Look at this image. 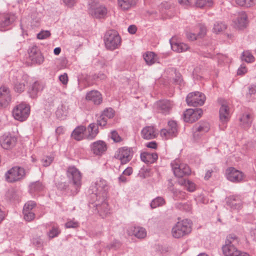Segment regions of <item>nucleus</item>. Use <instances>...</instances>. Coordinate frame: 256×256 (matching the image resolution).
<instances>
[{
	"label": "nucleus",
	"mask_w": 256,
	"mask_h": 256,
	"mask_svg": "<svg viewBox=\"0 0 256 256\" xmlns=\"http://www.w3.org/2000/svg\"><path fill=\"white\" fill-rule=\"evenodd\" d=\"M66 176L69 180L70 194L75 196L80 192L82 186V176L80 171L74 166H70L66 170Z\"/></svg>",
	"instance_id": "f257e3e1"
},
{
	"label": "nucleus",
	"mask_w": 256,
	"mask_h": 256,
	"mask_svg": "<svg viewBox=\"0 0 256 256\" xmlns=\"http://www.w3.org/2000/svg\"><path fill=\"white\" fill-rule=\"evenodd\" d=\"M110 186L108 182L102 178H99L90 188V191L94 199L100 198L104 200L106 198Z\"/></svg>",
	"instance_id": "f03ea898"
},
{
	"label": "nucleus",
	"mask_w": 256,
	"mask_h": 256,
	"mask_svg": "<svg viewBox=\"0 0 256 256\" xmlns=\"http://www.w3.org/2000/svg\"><path fill=\"white\" fill-rule=\"evenodd\" d=\"M192 230V222L190 220L184 219L177 222L172 230L174 238H180L189 234Z\"/></svg>",
	"instance_id": "7ed1b4c3"
},
{
	"label": "nucleus",
	"mask_w": 256,
	"mask_h": 256,
	"mask_svg": "<svg viewBox=\"0 0 256 256\" xmlns=\"http://www.w3.org/2000/svg\"><path fill=\"white\" fill-rule=\"evenodd\" d=\"M104 40L106 48L110 50L118 48L121 44V38L119 34L114 30L106 32Z\"/></svg>",
	"instance_id": "20e7f679"
},
{
	"label": "nucleus",
	"mask_w": 256,
	"mask_h": 256,
	"mask_svg": "<svg viewBox=\"0 0 256 256\" xmlns=\"http://www.w3.org/2000/svg\"><path fill=\"white\" fill-rule=\"evenodd\" d=\"M170 166L176 177L182 178L191 174V170L189 166L178 158L172 160L170 163Z\"/></svg>",
	"instance_id": "39448f33"
},
{
	"label": "nucleus",
	"mask_w": 256,
	"mask_h": 256,
	"mask_svg": "<svg viewBox=\"0 0 256 256\" xmlns=\"http://www.w3.org/2000/svg\"><path fill=\"white\" fill-rule=\"evenodd\" d=\"M30 113V106L25 104L21 103L16 106L12 110L14 118L18 120L23 122L27 119Z\"/></svg>",
	"instance_id": "423d86ee"
},
{
	"label": "nucleus",
	"mask_w": 256,
	"mask_h": 256,
	"mask_svg": "<svg viewBox=\"0 0 256 256\" xmlns=\"http://www.w3.org/2000/svg\"><path fill=\"white\" fill-rule=\"evenodd\" d=\"M88 13L94 18H102L106 16L107 9L104 6L96 2H92L89 4Z\"/></svg>",
	"instance_id": "0eeeda50"
},
{
	"label": "nucleus",
	"mask_w": 256,
	"mask_h": 256,
	"mask_svg": "<svg viewBox=\"0 0 256 256\" xmlns=\"http://www.w3.org/2000/svg\"><path fill=\"white\" fill-rule=\"evenodd\" d=\"M238 242V238L234 234H228L226 238L225 244L222 247L224 254L226 256H232L238 250L234 246Z\"/></svg>",
	"instance_id": "6e6552de"
},
{
	"label": "nucleus",
	"mask_w": 256,
	"mask_h": 256,
	"mask_svg": "<svg viewBox=\"0 0 256 256\" xmlns=\"http://www.w3.org/2000/svg\"><path fill=\"white\" fill-rule=\"evenodd\" d=\"M160 134L162 138L164 140L176 137L178 134L176 122L174 120H170L168 123L167 128L162 129Z\"/></svg>",
	"instance_id": "1a4fd4ad"
},
{
	"label": "nucleus",
	"mask_w": 256,
	"mask_h": 256,
	"mask_svg": "<svg viewBox=\"0 0 256 256\" xmlns=\"http://www.w3.org/2000/svg\"><path fill=\"white\" fill-rule=\"evenodd\" d=\"M206 101V96L204 94L199 92L189 93L186 98V102L190 106H202Z\"/></svg>",
	"instance_id": "9d476101"
},
{
	"label": "nucleus",
	"mask_w": 256,
	"mask_h": 256,
	"mask_svg": "<svg viewBox=\"0 0 256 256\" xmlns=\"http://www.w3.org/2000/svg\"><path fill=\"white\" fill-rule=\"evenodd\" d=\"M25 174V170L24 168L18 166L14 167L6 173V179L8 182H14L24 178Z\"/></svg>",
	"instance_id": "9b49d317"
},
{
	"label": "nucleus",
	"mask_w": 256,
	"mask_h": 256,
	"mask_svg": "<svg viewBox=\"0 0 256 256\" xmlns=\"http://www.w3.org/2000/svg\"><path fill=\"white\" fill-rule=\"evenodd\" d=\"M210 124L206 121H200L194 124L192 128L194 140H199L204 134L210 130Z\"/></svg>",
	"instance_id": "f8f14e48"
},
{
	"label": "nucleus",
	"mask_w": 256,
	"mask_h": 256,
	"mask_svg": "<svg viewBox=\"0 0 256 256\" xmlns=\"http://www.w3.org/2000/svg\"><path fill=\"white\" fill-rule=\"evenodd\" d=\"M134 154L132 148L122 147L118 149L115 154L114 158L120 161L124 164L128 162L132 158Z\"/></svg>",
	"instance_id": "ddd939ff"
},
{
	"label": "nucleus",
	"mask_w": 256,
	"mask_h": 256,
	"mask_svg": "<svg viewBox=\"0 0 256 256\" xmlns=\"http://www.w3.org/2000/svg\"><path fill=\"white\" fill-rule=\"evenodd\" d=\"M92 204L94 207H96V212H98L102 218H105L110 213V208L106 202V198H104V200L99 198L96 199L94 202L92 203Z\"/></svg>",
	"instance_id": "4468645a"
},
{
	"label": "nucleus",
	"mask_w": 256,
	"mask_h": 256,
	"mask_svg": "<svg viewBox=\"0 0 256 256\" xmlns=\"http://www.w3.org/2000/svg\"><path fill=\"white\" fill-rule=\"evenodd\" d=\"M220 105L219 110L220 119L222 122H228L230 118V110L228 102L222 98L218 100Z\"/></svg>",
	"instance_id": "2eb2a0df"
},
{
	"label": "nucleus",
	"mask_w": 256,
	"mask_h": 256,
	"mask_svg": "<svg viewBox=\"0 0 256 256\" xmlns=\"http://www.w3.org/2000/svg\"><path fill=\"white\" fill-rule=\"evenodd\" d=\"M36 206V202L32 200L28 201L24 205L22 214L26 221L31 222L35 218L34 208Z\"/></svg>",
	"instance_id": "dca6fc26"
},
{
	"label": "nucleus",
	"mask_w": 256,
	"mask_h": 256,
	"mask_svg": "<svg viewBox=\"0 0 256 256\" xmlns=\"http://www.w3.org/2000/svg\"><path fill=\"white\" fill-rule=\"evenodd\" d=\"M15 14L8 13L0 16V30L5 31L8 30L16 20Z\"/></svg>",
	"instance_id": "f3484780"
},
{
	"label": "nucleus",
	"mask_w": 256,
	"mask_h": 256,
	"mask_svg": "<svg viewBox=\"0 0 256 256\" xmlns=\"http://www.w3.org/2000/svg\"><path fill=\"white\" fill-rule=\"evenodd\" d=\"M202 114V108H189L184 112V120L186 122L192 123L199 119Z\"/></svg>",
	"instance_id": "a211bd4d"
},
{
	"label": "nucleus",
	"mask_w": 256,
	"mask_h": 256,
	"mask_svg": "<svg viewBox=\"0 0 256 256\" xmlns=\"http://www.w3.org/2000/svg\"><path fill=\"white\" fill-rule=\"evenodd\" d=\"M226 174L227 179L234 182H241L244 178V174L242 172L233 167L227 168Z\"/></svg>",
	"instance_id": "6ab92c4d"
},
{
	"label": "nucleus",
	"mask_w": 256,
	"mask_h": 256,
	"mask_svg": "<svg viewBox=\"0 0 256 256\" xmlns=\"http://www.w3.org/2000/svg\"><path fill=\"white\" fill-rule=\"evenodd\" d=\"M30 77L26 74L17 77L14 80L12 83L15 92L21 93L25 90L26 86L28 85Z\"/></svg>",
	"instance_id": "aec40b11"
},
{
	"label": "nucleus",
	"mask_w": 256,
	"mask_h": 256,
	"mask_svg": "<svg viewBox=\"0 0 256 256\" xmlns=\"http://www.w3.org/2000/svg\"><path fill=\"white\" fill-rule=\"evenodd\" d=\"M17 142V138L12 134H4L0 138L1 146L6 150H9L14 147Z\"/></svg>",
	"instance_id": "412c9836"
},
{
	"label": "nucleus",
	"mask_w": 256,
	"mask_h": 256,
	"mask_svg": "<svg viewBox=\"0 0 256 256\" xmlns=\"http://www.w3.org/2000/svg\"><path fill=\"white\" fill-rule=\"evenodd\" d=\"M30 60L34 64H42L44 61V57L40 49L36 46L30 48L28 50Z\"/></svg>",
	"instance_id": "4be33fe9"
},
{
	"label": "nucleus",
	"mask_w": 256,
	"mask_h": 256,
	"mask_svg": "<svg viewBox=\"0 0 256 256\" xmlns=\"http://www.w3.org/2000/svg\"><path fill=\"white\" fill-rule=\"evenodd\" d=\"M114 116V111L111 108H106L97 119V123L100 126H104L107 124L108 119L112 118Z\"/></svg>",
	"instance_id": "5701e85b"
},
{
	"label": "nucleus",
	"mask_w": 256,
	"mask_h": 256,
	"mask_svg": "<svg viewBox=\"0 0 256 256\" xmlns=\"http://www.w3.org/2000/svg\"><path fill=\"white\" fill-rule=\"evenodd\" d=\"M92 152L96 156H102L107 150V145L103 140H98L92 142L90 145Z\"/></svg>",
	"instance_id": "b1692460"
},
{
	"label": "nucleus",
	"mask_w": 256,
	"mask_h": 256,
	"mask_svg": "<svg viewBox=\"0 0 256 256\" xmlns=\"http://www.w3.org/2000/svg\"><path fill=\"white\" fill-rule=\"evenodd\" d=\"M11 95L8 87L3 86L0 88V108H6L11 102Z\"/></svg>",
	"instance_id": "393cba45"
},
{
	"label": "nucleus",
	"mask_w": 256,
	"mask_h": 256,
	"mask_svg": "<svg viewBox=\"0 0 256 256\" xmlns=\"http://www.w3.org/2000/svg\"><path fill=\"white\" fill-rule=\"evenodd\" d=\"M156 105L158 112L166 115L170 114L174 104L169 100H164L158 102Z\"/></svg>",
	"instance_id": "a878e982"
},
{
	"label": "nucleus",
	"mask_w": 256,
	"mask_h": 256,
	"mask_svg": "<svg viewBox=\"0 0 256 256\" xmlns=\"http://www.w3.org/2000/svg\"><path fill=\"white\" fill-rule=\"evenodd\" d=\"M226 202L233 210H239L242 206V201L240 196H230L226 198Z\"/></svg>",
	"instance_id": "bb28decb"
},
{
	"label": "nucleus",
	"mask_w": 256,
	"mask_h": 256,
	"mask_svg": "<svg viewBox=\"0 0 256 256\" xmlns=\"http://www.w3.org/2000/svg\"><path fill=\"white\" fill-rule=\"evenodd\" d=\"M86 100L92 102L96 105H99L102 102V94L96 90L88 92L86 96Z\"/></svg>",
	"instance_id": "cd10ccee"
},
{
	"label": "nucleus",
	"mask_w": 256,
	"mask_h": 256,
	"mask_svg": "<svg viewBox=\"0 0 256 256\" xmlns=\"http://www.w3.org/2000/svg\"><path fill=\"white\" fill-rule=\"evenodd\" d=\"M98 126L97 122L91 123L86 128L88 134L85 136L86 139L93 140L96 138L99 132Z\"/></svg>",
	"instance_id": "c85d7f7f"
},
{
	"label": "nucleus",
	"mask_w": 256,
	"mask_h": 256,
	"mask_svg": "<svg viewBox=\"0 0 256 256\" xmlns=\"http://www.w3.org/2000/svg\"><path fill=\"white\" fill-rule=\"evenodd\" d=\"M138 1V0H118V4L122 10L126 11L135 8Z\"/></svg>",
	"instance_id": "c756f323"
},
{
	"label": "nucleus",
	"mask_w": 256,
	"mask_h": 256,
	"mask_svg": "<svg viewBox=\"0 0 256 256\" xmlns=\"http://www.w3.org/2000/svg\"><path fill=\"white\" fill-rule=\"evenodd\" d=\"M141 134L144 139L150 140L155 138L157 133L154 126H147L142 130Z\"/></svg>",
	"instance_id": "7c9ffc66"
},
{
	"label": "nucleus",
	"mask_w": 256,
	"mask_h": 256,
	"mask_svg": "<svg viewBox=\"0 0 256 256\" xmlns=\"http://www.w3.org/2000/svg\"><path fill=\"white\" fill-rule=\"evenodd\" d=\"M86 128L84 126H78L73 130L71 136L75 140L80 141L86 139L84 132H86Z\"/></svg>",
	"instance_id": "2f4dec72"
},
{
	"label": "nucleus",
	"mask_w": 256,
	"mask_h": 256,
	"mask_svg": "<svg viewBox=\"0 0 256 256\" xmlns=\"http://www.w3.org/2000/svg\"><path fill=\"white\" fill-rule=\"evenodd\" d=\"M158 158V155L156 152H143L140 154L141 160L146 164H153Z\"/></svg>",
	"instance_id": "473e14b6"
},
{
	"label": "nucleus",
	"mask_w": 256,
	"mask_h": 256,
	"mask_svg": "<svg viewBox=\"0 0 256 256\" xmlns=\"http://www.w3.org/2000/svg\"><path fill=\"white\" fill-rule=\"evenodd\" d=\"M42 85L38 82L36 81L29 88L28 93L30 98H34L37 96L38 93L42 91Z\"/></svg>",
	"instance_id": "72a5a7b5"
},
{
	"label": "nucleus",
	"mask_w": 256,
	"mask_h": 256,
	"mask_svg": "<svg viewBox=\"0 0 256 256\" xmlns=\"http://www.w3.org/2000/svg\"><path fill=\"white\" fill-rule=\"evenodd\" d=\"M172 49L178 52H182L187 50L189 48L188 46L184 42H174L170 40Z\"/></svg>",
	"instance_id": "f704fd0d"
},
{
	"label": "nucleus",
	"mask_w": 256,
	"mask_h": 256,
	"mask_svg": "<svg viewBox=\"0 0 256 256\" xmlns=\"http://www.w3.org/2000/svg\"><path fill=\"white\" fill-rule=\"evenodd\" d=\"M248 17L246 14L242 12L240 13L237 18L238 26L240 28L246 27L248 24Z\"/></svg>",
	"instance_id": "c9c22d12"
},
{
	"label": "nucleus",
	"mask_w": 256,
	"mask_h": 256,
	"mask_svg": "<svg viewBox=\"0 0 256 256\" xmlns=\"http://www.w3.org/2000/svg\"><path fill=\"white\" fill-rule=\"evenodd\" d=\"M156 55L154 52H148L144 54V58L147 64L150 66L156 60Z\"/></svg>",
	"instance_id": "e433bc0d"
},
{
	"label": "nucleus",
	"mask_w": 256,
	"mask_h": 256,
	"mask_svg": "<svg viewBox=\"0 0 256 256\" xmlns=\"http://www.w3.org/2000/svg\"><path fill=\"white\" fill-rule=\"evenodd\" d=\"M134 235L138 238H143L146 237V230L142 227H134L133 230Z\"/></svg>",
	"instance_id": "4c0bfd02"
},
{
	"label": "nucleus",
	"mask_w": 256,
	"mask_h": 256,
	"mask_svg": "<svg viewBox=\"0 0 256 256\" xmlns=\"http://www.w3.org/2000/svg\"><path fill=\"white\" fill-rule=\"evenodd\" d=\"M165 203V200L162 197L158 196L152 201L150 207L152 208H156L158 207L163 206Z\"/></svg>",
	"instance_id": "58836bf2"
},
{
	"label": "nucleus",
	"mask_w": 256,
	"mask_h": 256,
	"mask_svg": "<svg viewBox=\"0 0 256 256\" xmlns=\"http://www.w3.org/2000/svg\"><path fill=\"white\" fill-rule=\"evenodd\" d=\"M43 189V186L41 182L36 181L32 182L30 185V190L31 193H35L40 192Z\"/></svg>",
	"instance_id": "ea45409f"
},
{
	"label": "nucleus",
	"mask_w": 256,
	"mask_h": 256,
	"mask_svg": "<svg viewBox=\"0 0 256 256\" xmlns=\"http://www.w3.org/2000/svg\"><path fill=\"white\" fill-rule=\"evenodd\" d=\"M175 207L176 208L180 210L189 212L192 210V206L190 202H178L175 204Z\"/></svg>",
	"instance_id": "a19ab883"
},
{
	"label": "nucleus",
	"mask_w": 256,
	"mask_h": 256,
	"mask_svg": "<svg viewBox=\"0 0 256 256\" xmlns=\"http://www.w3.org/2000/svg\"><path fill=\"white\" fill-rule=\"evenodd\" d=\"M178 183L181 185L184 186L186 190L190 192H192L195 190V184L189 180H182L178 182Z\"/></svg>",
	"instance_id": "79ce46f5"
},
{
	"label": "nucleus",
	"mask_w": 256,
	"mask_h": 256,
	"mask_svg": "<svg viewBox=\"0 0 256 256\" xmlns=\"http://www.w3.org/2000/svg\"><path fill=\"white\" fill-rule=\"evenodd\" d=\"M226 28V24L222 22H216L214 25L212 31L215 34H218L223 32Z\"/></svg>",
	"instance_id": "37998d69"
},
{
	"label": "nucleus",
	"mask_w": 256,
	"mask_h": 256,
	"mask_svg": "<svg viewBox=\"0 0 256 256\" xmlns=\"http://www.w3.org/2000/svg\"><path fill=\"white\" fill-rule=\"evenodd\" d=\"M241 58L242 60L245 61L248 63L252 62L254 61V56L248 50L244 51L242 53Z\"/></svg>",
	"instance_id": "c03bdc74"
},
{
	"label": "nucleus",
	"mask_w": 256,
	"mask_h": 256,
	"mask_svg": "<svg viewBox=\"0 0 256 256\" xmlns=\"http://www.w3.org/2000/svg\"><path fill=\"white\" fill-rule=\"evenodd\" d=\"M240 120L245 128L250 126L252 122V120L250 114H244Z\"/></svg>",
	"instance_id": "a18cd8bd"
},
{
	"label": "nucleus",
	"mask_w": 256,
	"mask_h": 256,
	"mask_svg": "<svg viewBox=\"0 0 256 256\" xmlns=\"http://www.w3.org/2000/svg\"><path fill=\"white\" fill-rule=\"evenodd\" d=\"M235 2L240 6L248 8L254 5L256 2V0H235Z\"/></svg>",
	"instance_id": "49530a36"
},
{
	"label": "nucleus",
	"mask_w": 256,
	"mask_h": 256,
	"mask_svg": "<svg viewBox=\"0 0 256 256\" xmlns=\"http://www.w3.org/2000/svg\"><path fill=\"white\" fill-rule=\"evenodd\" d=\"M198 26L199 28V32L197 34V36H198V38H204L207 32V28L206 26L203 24H199L198 25Z\"/></svg>",
	"instance_id": "de8ad7c7"
},
{
	"label": "nucleus",
	"mask_w": 256,
	"mask_h": 256,
	"mask_svg": "<svg viewBox=\"0 0 256 256\" xmlns=\"http://www.w3.org/2000/svg\"><path fill=\"white\" fill-rule=\"evenodd\" d=\"M54 159V158L52 156H44L41 160L42 166L45 167L49 166L53 162Z\"/></svg>",
	"instance_id": "09e8293b"
},
{
	"label": "nucleus",
	"mask_w": 256,
	"mask_h": 256,
	"mask_svg": "<svg viewBox=\"0 0 256 256\" xmlns=\"http://www.w3.org/2000/svg\"><path fill=\"white\" fill-rule=\"evenodd\" d=\"M60 233V230L58 226H53L48 232V236L52 238L57 236Z\"/></svg>",
	"instance_id": "8fccbe9b"
},
{
	"label": "nucleus",
	"mask_w": 256,
	"mask_h": 256,
	"mask_svg": "<svg viewBox=\"0 0 256 256\" xmlns=\"http://www.w3.org/2000/svg\"><path fill=\"white\" fill-rule=\"evenodd\" d=\"M6 197L10 201H14L17 200L18 195L16 192L14 190H8L6 194Z\"/></svg>",
	"instance_id": "3c124183"
},
{
	"label": "nucleus",
	"mask_w": 256,
	"mask_h": 256,
	"mask_svg": "<svg viewBox=\"0 0 256 256\" xmlns=\"http://www.w3.org/2000/svg\"><path fill=\"white\" fill-rule=\"evenodd\" d=\"M62 1L64 5L68 8L74 7L78 2V0H62Z\"/></svg>",
	"instance_id": "603ef678"
},
{
	"label": "nucleus",
	"mask_w": 256,
	"mask_h": 256,
	"mask_svg": "<svg viewBox=\"0 0 256 256\" xmlns=\"http://www.w3.org/2000/svg\"><path fill=\"white\" fill-rule=\"evenodd\" d=\"M50 36V32L48 30L41 31L37 34V38L40 40L46 38Z\"/></svg>",
	"instance_id": "864d4df0"
},
{
	"label": "nucleus",
	"mask_w": 256,
	"mask_h": 256,
	"mask_svg": "<svg viewBox=\"0 0 256 256\" xmlns=\"http://www.w3.org/2000/svg\"><path fill=\"white\" fill-rule=\"evenodd\" d=\"M110 138L116 142H120L122 140L121 137L116 130H113L111 132Z\"/></svg>",
	"instance_id": "5fc2aeb1"
},
{
	"label": "nucleus",
	"mask_w": 256,
	"mask_h": 256,
	"mask_svg": "<svg viewBox=\"0 0 256 256\" xmlns=\"http://www.w3.org/2000/svg\"><path fill=\"white\" fill-rule=\"evenodd\" d=\"M120 246V243L119 241L114 240L107 246L108 249L116 250Z\"/></svg>",
	"instance_id": "6e6d98bb"
},
{
	"label": "nucleus",
	"mask_w": 256,
	"mask_h": 256,
	"mask_svg": "<svg viewBox=\"0 0 256 256\" xmlns=\"http://www.w3.org/2000/svg\"><path fill=\"white\" fill-rule=\"evenodd\" d=\"M66 228H76L78 226V223L77 222L70 220L65 224Z\"/></svg>",
	"instance_id": "4d7b16f0"
},
{
	"label": "nucleus",
	"mask_w": 256,
	"mask_h": 256,
	"mask_svg": "<svg viewBox=\"0 0 256 256\" xmlns=\"http://www.w3.org/2000/svg\"><path fill=\"white\" fill-rule=\"evenodd\" d=\"M59 80L63 84H66L68 82V76L67 74L64 73V74L60 75L59 76Z\"/></svg>",
	"instance_id": "13d9d810"
},
{
	"label": "nucleus",
	"mask_w": 256,
	"mask_h": 256,
	"mask_svg": "<svg viewBox=\"0 0 256 256\" xmlns=\"http://www.w3.org/2000/svg\"><path fill=\"white\" fill-rule=\"evenodd\" d=\"M186 36L187 38L191 41L196 40L198 38V36H197V34L192 33L190 32H186Z\"/></svg>",
	"instance_id": "bf43d9fd"
},
{
	"label": "nucleus",
	"mask_w": 256,
	"mask_h": 256,
	"mask_svg": "<svg viewBox=\"0 0 256 256\" xmlns=\"http://www.w3.org/2000/svg\"><path fill=\"white\" fill-rule=\"evenodd\" d=\"M32 243L34 245L38 248L41 247L42 245V242L40 238H33Z\"/></svg>",
	"instance_id": "052dcab7"
},
{
	"label": "nucleus",
	"mask_w": 256,
	"mask_h": 256,
	"mask_svg": "<svg viewBox=\"0 0 256 256\" xmlns=\"http://www.w3.org/2000/svg\"><path fill=\"white\" fill-rule=\"evenodd\" d=\"M247 72V68L243 64H242L238 68L237 74L238 75H243Z\"/></svg>",
	"instance_id": "680f3d73"
},
{
	"label": "nucleus",
	"mask_w": 256,
	"mask_h": 256,
	"mask_svg": "<svg viewBox=\"0 0 256 256\" xmlns=\"http://www.w3.org/2000/svg\"><path fill=\"white\" fill-rule=\"evenodd\" d=\"M179 3L184 6H189L193 4V0H178Z\"/></svg>",
	"instance_id": "e2e57ef3"
},
{
	"label": "nucleus",
	"mask_w": 256,
	"mask_h": 256,
	"mask_svg": "<svg viewBox=\"0 0 256 256\" xmlns=\"http://www.w3.org/2000/svg\"><path fill=\"white\" fill-rule=\"evenodd\" d=\"M195 4L196 6L202 8L206 5V0H196Z\"/></svg>",
	"instance_id": "0e129e2a"
},
{
	"label": "nucleus",
	"mask_w": 256,
	"mask_h": 256,
	"mask_svg": "<svg viewBox=\"0 0 256 256\" xmlns=\"http://www.w3.org/2000/svg\"><path fill=\"white\" fill-rule=\"evenodd\" d=\"M174 81L176 84H181L182 82V76L180 74H176V78H174Z\"/></svg>",
	"instance_id": "69168bd1"
},
{
	"label": "nucleus",
	"mask_w": 256,
	"mask_h": 256,
	"mask_svg": "<svg viewBox=\"0 0 256 256\" xmlns=\"http://www.w3.org/2000/svg\"><path fill=\"white\" fill-rule=\"evenodd\" d=\"M128 32L131 34H134L137 30V28L134 25H130L128 28Z\"/></svg>",
	"instance_id": "338daca9"
},
{
	"label": "nucleus",
	"mask_w": 256,
	"mask_h": 256,
	"mask_svg": "<svg viewBox=\"0 0 256 256\" xmlns=\"http://www.w3.org/2000/svg\"><path fill=\"white\" fill-rule=\"evenodd\" d=\"M232 256H250L249 254H248L246 252H241L239 250H238L237 252H236V253H234Z\"/></svg>",
	"instance_id": "774afa93"
}]
</instances>
